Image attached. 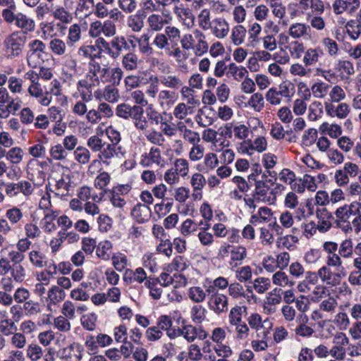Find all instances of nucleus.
I'll return each instance as SVG.
<instances>
[{
	"label": "nucleus",
	"instance_id": "obj_1",
	"mask_svg": "<svg viewBox=\"0 0 361 361\" xmlns=\"http://www.w3.org/2000/svg\"><path fill=\"white\" fill-rule=\"evenodd\" d=\"M87 145L94 152H99L97 157L103 163L109 164L111 160L118 156V150L121 147L104 142L97 135L91 136L87 141Z\"/></svg>",
	"mask_w": 361,
	"mask_h": 361
},
{
	"label": "nucleus",
	"instance_id": "obj_2",
	"mask_svg": "<svg viewBox=\"0 0 361 361\" xmlns=\"http://www.w3.org/2000/svg\"><path fill=\"white\" fill-rule=\"evenodd\" d=\"M360 210H361V203L357 201L338 207L335 212L336 219L334 224L336 226L345 233L352 232L353 227L349 219L351 216L358 214Z\"/></svg>",
	"mask_w": 361,
	"mask_h": 361
},
{
	"label": "nucleus",
	"instance_id": "obj_3",
	"mask_svg": "<svg viewBox=\"0 0 361 361\" xmlns=\"http://www.w3.org/2000/svg\"><path fill=\"white\" fill-rule=\"evenodd\" d=\"M27 40V36L20 31H15L8 35L4 41V45L8 58L13 59L21 56Z\"/></svg>",
	"mask_w": 361,
	"mask_h": 361
},
{
	"label": "nucleus",
	"instance_id": "obj_4",
	"mask_svg": "<svg viewBox=\"0 0 361 361\" xmlns=\"http://www.w3.org/2000/svg\"><path fill=\"white\" fill-rule=\"evenodd\" d=\"M5 193L10 198L18 197L20 195L29 197L34 191V185L26 180L4 183Z\"/></svg>",
	"mask_w": 361,
	"mask_h": 361
},
{
	"label": "nucleus",
	"instance_id": "obj_5",
	"mask_svg": "<svg viewBox=\"0 0 361 361\" xmlns=\"http://www.w3.org/2000/svg\"><path fill=\"white\" fill-rule=\"evenodd\" d=\"M270 184H273V180L267 178L264 180H258L255 183V190L253 197L257 202L274 204V196L271 195Z\"/></svg>",
	"mask_w": 361,
	"mask_h": 361
},
{
	"label": "nucleus",
	"instance_id": "obj_6",
	"mask_svg": "<svg viewBox=\"0 0 361 361\" xmlns=\"http://www.w3.org/2000/svg\"><path fill=\"white\" fill-rule=\"evenodd\" d=\"M72 176L70 173H63L56 180L54 185L55 194L61 197L70 195V191L73 188Z\"/></svg>",
	"mask_w": 361,
	"mask_h": 361
},
{
	"label": "nucleus",
	"instance_id": "obj_7",
	"mask_svg": "<svg viewBox=\"0 0 361 361\" xmlns=\"http://www.w3.org/2000/svg\"><path fill=\"white\" fill-rule=\"evenodd\" d=\"M209 308L216 314L226 312L228 310V298L226 295L219 293H214L209 298Z\"/></svg>",
	"mask_w": 361,
	"mask_h": 361
},
{
	"label": "nucleus",
	"instance_id": "obj_8",
	"mask_svg": "<svg viewBox=\"0 0 361 361\" xmlns=\"http://www.w3.org/2000/svg\"><path fill=\"white\" fill-rule=\"evenodd\" d=\"M227 252L231 255V260L229 265L232 269L236 268L241 265L243 259L247 257V250L243 246H230L226 248Z\"/></svg>",
	"mask_w": 361,
	"mask_h": 361
},
{
	"label": "nucleus",
	"instance_id": "obj_9",
	"mask_svg": "<svg viewBox=\"0 0 361 361\" xmlns=\"http://www.w3.org/2000/svg\"><path fill=\"white\" fill-rule=\"evenodd\" d=\"M29 94L37 99L42 106H47L50 104L51 97L48 92H44L39 82L30 84L27 89Z\"/></svg>",
	"mask_w": 361,
	"mask_h": 361
},
{
	"label": "nucleus",
	"instance_id": "obj_10",
	"mask_svg": "<svg viewBox=\"0 0 361 361\" xmlns=\"http://www.w3.org/2000/svg\"><path fill=\"white\" fill-rule=\"evenodd\" d=\"M317 217L319 219L317 225L318 231L320 233L327 232L331 227L330 219L333 216L326 208L317 209L316 212Z\"/></svg>",
	"mask_w": 361,
	"mask_h": 361
},
{
	"label": "nucleus",
	"instance_id": "obj_11",
	"mask_svg": "<svg viewBox=\"0 0 361 361\" xmlns=\"http://www.w3.org/2000/svg\"><path fill=\"white\" fill-rule=\"evenodd\" d=\"M102 54V49L96 45H82L78 50V59H87L95 60V59L100 58Z\"/></svg>",
	"mask_w": 361,
	"mask_h": 361
},
{
	"label": "nucleus",
	"instance_id": "obj_12",
	"mask_svg": "<svg viewBox=\"0 0 361 361\" xmlns=\"http://www.w3.org/2000/svg\"><path fill=\"white\" fill-rule=\"evenodd\" d=\"M150 208L144 204L137 203L132 209L131 215L139 224L147 221L151 216Z\"/></svg>",
	"mask_w": 361,
	"mask_h": 361
},
{
	"label": "nucleus",
	"instance_id": "obj_13",
	"mask_svg": "<svg viewBox=\"0 0 361 361\" xmlns=\"http://www.w3.org/2000/svg\"><path fill=\"white\" fill-rule=\"evenodd\" d=\"M174 13L183 21L184 25L188 27L194 25L195 16L191 9L185 6L183 4L175 6L173 8Z\"/></svg>",
	"mask_w": 361,
	"mask_h": 361
},
{
	"label": "nucleus",
	"instance_id": "obj_14",
	"mask_svg": "<svg viewBox=\"0 0 361 361\" xmlns=\"http://www.w3.org/2000/svg\"><path fill=\"white\" fill-rule=\"evenodd\" d=\"M15 25L18 28L21 29L22 31L20 32L25 35L33 31L35 27L34 20L22 13H18L16 14Z\"/></svg>",
	"mask_w": 361,
	"mask_h": 361
},
{
	"label": "nucleus",
	"instance_id": "obj_15",
	"mask_svg": "<svg viewBox=\"0 0 361 361\" xmlns=\"http://www.w3.org/2000/svg\"><path fill=\"white\" fill-rule=\"evenodd\" d=\"M323 55L320 48H310L305 51L302 62L305 67L316 66Z\"/></svg>",
	"mask_w": 361,
	"mask_h": 361
},
{
	"label": "nucleus",
	"instance_id": "obj_16",
	"mask_svg": "<svg viewBox=\"0 0 361 361\" xmlns=\"http://www.w3.org/2000/svg\"><path fill=\"white\" fill-rule=\"evenodd\" d=\"M310 27L305 23H294L288 29V35L293 39L310 37Z\"/></svg>",
	"mask_w": 361,
	"mask_h": 361
},
{
	"label": "nucleus",
	"instance_id": "obj_17",
	"mask_svg": "<svg viewBox=\"0 0 361 361\" xmlns=\"http://www.w3.org/2000/svg\"><path fill=\"white\" fill-rule=\"evenodd\" d=\"M213 34L219 39L224 38L228 33V24L225 19L222 18H215L212 21V27Z\"/></svg>",
	"mask_w": 361,
	"mask_h": 361
},
{
	"label": "nucleus",
	"instance_id": "obj_18",
	"mask_svg": "<svg viewBox=\"0 0 361 361\" xmlns=\"http://www.w3.org/2000/svg\"><path fill=\"white\" fill-rule=\"evenodd\" d=\"M178 97L179 95L177 92L164 90L159 92L158 102L162 106L166 105L168 107H171L178 101Z\"/></svg>",
	"mask_w": 361,
	"mask_h": 361
},
{
	"label": "nucleus",
	"instance_id": "obj_19",
	"mask_svg": "<svg viewBox=\"0 0 361 361\" xmlns=\"http://www.w3.org/2000/svg\"><path fill=\"white\" fill-rule=\"evenodd\" d=\"M139 107L140 106L134 105L132 106L126 103H122L117 106L116 114L123 119H133Z\"/></svg>",
	"mask_w": 361,
	"mask_h": 361
},
{
	"label": "nucleus",
	"instance_id": "obj_20",
	"mask_svg": "<svg viewBox=\"0 0 361 361\" xmlns=\"http://www.w3.org/2000/svg\"><path fill=\"white\" fill-rule=\"evenodd\" d=\"M96 84L89 82L87 79L80 80L77 83V89L80 92L81 99L84 101H90L92 97V87Z\"/></svg>",
	"mask_w": 361,
	"mask_h": 361
},
{
	"label": "nucleus",
	"instance_id": "obj_21",
	"mask_svg": "<svg viewBox=\"0 0 361 361\" xmlns=\"http://www.w3.org/2000/svg\"><path fill=\"white\" fill-rule=\"evenodd\" d=\"M226 75L228 77H233L235 80L240 82L247 76L248 71L243 66H238L235 63H231L228 66Z\"/></svg>",
	"mask_w": 361,
	"mask_h": 361
},
{
	"label": "nucleus",
	"instance_id": "obj_22",
	"mask_svg": "<svg viewBox=\"0 0 361 361\" xmlns=\"http://www.w3.org/2000/svg\"><path fill=\"white\" fill-rule=\"evenodd\" d=\"M146 15L142 11H138L135 15H133L128 18V25L133 32H140L144 26L143 19Z\"/></svg>",
	"mask_w": 361,
	"mask_h": 361
},
{
	"label": "nucleus",
	"instance_id": "obj_23",
	"mask_svg": "<svg viewBox=\"0 0 361 361\" xmlns=\"http://www.w3.org/2000/svg\"><path fill=\"white\" fill-rule=\"evenodd\" d=\"M102 66L95 60H91L88 63V73L87 74V79L90 78V80L93 84H99V75L100 71H102Z\"/></svg>",
	"mask_w": 361,
	"mask_h": 361
},
{
	"label": "nucleus",
	"instance_id": "obj_24",
	"mask_svg": "<svg viewBox=\"0 0 361 361\" xmlns=\"http://www.w3.org/2000/svg\"><path fill=\"white\" fill-rule=\"evenodd\" d=\"M144 109L142 106L138 108L133 118L134 126L138 130L145 132L149 127V122L146 117L144 116Z\"/></svg>",
	"mask_w": 361,
	"mask_h": 361
},
{
	"label": "nucleus",
	"instance_id": "obj_25",
	"mask_svg": "<svg viewBox=\"0 0 361 361\" xmlns=\"http://www.w3.org/2000/svg\"><path fill=\"white\" fill-rule=\"evenodd\" d=\"M121 63L126 71H135L138 67V56L133 52H128L123 56Z\"/></svg>",
	"mask_w": 361,
	"mask_h": 361
},
{
	"label": "nucleus",
	"instance_id": "obj_26",
	"mask_svg": "<svg viewBox=\"0 0 361 361\" xmlns=\"http://www.w3.org/2000/svg\"><path fill=\"white\" fill-rule=\"evenodd\" d=\"M160 81L165 87L175 90L183 85V82L178 75H164L160 77Z\"/></svg>",
	"mask_w": 361,
	"mask_h": 361
},
{
	"label": "nucleus",
	"instance_id": "obj_27",
	"mask_svg": "<svg viewBox=\"0 0 361 361\" xmlns=\"http://www.w3.org/2000/svg\"><path fill=\"white\" fill-rule=\"evenodd\" d=\"M30 50L27 54V61L29 66L30 65V59L35 55H39V52H44L46 46L44 43L39 39L32 40L29 43Z\"/></svg>",
	"mask_w": 361,
	"mask_h": 361
},
{
	"label": "nucleus",
	"instance_id": "obj_28",
	"mask_svg": "<svg viewBox=\"0 0 361 361\" xmlns=\"http://www.w3.org/2000/svg\"><path fill=\"white\" fill-rule=\"evenodd\" d=\"M188 296L192 302L201 303L206 299V291L200 286H192L188 289Z\"/></svg>",
	"mask_w": 361,
	"mask_h": 361
},
{
	"label": "nucleus",
	"instance_id": "obj_29",
	"mask_svg": "<svg viewBox=\"0 0 361 361\" xmlns=\"http://www.w3.org/2000/svg\"><path fill=\"white\" fill-rule=\"evenodd\" d=\"M66 293L57 286H53L48 291V300L51 304H56L63 300Z\"/></svg>",
	"mask_w": 361,
	"mask_h": 361
},
{
	"label": "nucleus",
	"instance_id": "obj_30",
	"mask_svg": "<svg viewBox=\"0 0 361 361\" xmlns=\"http://www.w3.org/2000/svg\"><path fill=\"white\" fill-rule=\"evenodd\" d=\"M29 260L36 268H43L47 265L46 256L37 250H32L29 252Z\"/></svg>",
	"mask_w": 361,
	"mask_h": 361
},
{
	"label": "nucleus",
	"instance_id": "obj_31",
	"mask_svg": "<svg viewBox=\"0 0 361 361\" xmlns=\"http://www.w3.org/2000/svg\"><path fill=\"white\" fill-rule=\"evenodd\" d=\"M338 254L344 259H349L353 255V243L352 239H345L338 247Z\"/></svg>",
	"mask_w": 361,
	"mask_h": 361
},
{
	"label": "nucleus",
	"instance_id": "obj_32",
	"mask_svg": "<svg viewBox=\"0 0 361 361\" xmlns=\"http://www.w3.org/2000/svg\"><path fill=\"white\" fill-rule=\"evenodd\" d=\"M166 23V20L158 14H152L147 18L148 25L153 31L157 32L161 30Z\"/></svg>",
	"mask_w": 361,
	"mask_h": 361
},
{
	"label": "nucleus",
	"instance_id": "obj_33",
	"mask_svg": "<svg viewBox=\"0 0 361 361\" xmlns=\"http://www.w3.org/2000/svg\"><path fill=\"white\" fill-rule=\"evenodd\" d=\"M74 158L79 164L85 165L90 160V152L85 147L79 146L74 151Z\"/></svg>",
	"mask_w": 361,
	"mask_h": 361
},
{
	"label": "nucleus",
	"instance_id": "obj_34",
	"mask_svg": "<svg viewBox=\"0 0 361 361\" xmlns=\"http://www.w3.org/2000/svg\"><path fill=\"white\" fill-rule=\"evenodd\" d=\"M191 113H192V106H188L184 102L178 104L173 111V114L175 118L179 120L185 118L186 116Z\"/></svg>",
	"mask_w": 361,
	"mask_h": 361
},
{
	"label": "nucleus",
	"instance_id": "obj_35",
	"mask_svg": "<svg viewBox=\"0 0 361 361\" xmlns=\"http://www.w3.org/2000/svg\"><path fill=\"white\" fill-rule=\"evenodd\" d=\"M206 312L207 310L203 306L195 305L191 308V319L195 323L201 324L206 318Z\"/></svg>",
	"mask_w": 361,
	"mask_h": 361
},
{
	"label": "nucleus",
	"instance_id": "obj_36",
	"mask_svg": "<svg viewBox=\"0 0 361 361\" xmlns=\"http://www.w3.org/2000/svg\"><path fill=\"white\" fill-rule=\"evenodd\" d=\"M112 248V244L110 241L105 240L100 242L97 247V255L104 259L109 260L110 259V251Z\"/></svg>",
	"mask_w": 361,
	"mask_h": 361
},
{
	"label": "nucleus",
	"instance_id": "obj_37",
	"mask_svg": "<svg viewBox=\"0 0 361 361\" xmlns=\"http://www.w3.org/2000/svg\"><path fill=\"white\" fill-rule=\"evenodd\" d=\"M286 49H288L290 54L295 59H300L302 54L305 53V47L302 42L293 41L289 44L285 46Z\"/></svg>",
	"mask_w": 361,
	"mask_h": 361
},
{
	"label": "nucleus",
	"instance_id": "obj_38",
	"mask_svg": "<svg viewBox=\"0 0 361 361\" xmlns=\"http://www.w3.org/2000/svg\"><path fill=\"white\" fill-rule=\"evenodd\" d=\"M273 283L279 286H289L292 287L295 283L288 279V276L285 272L281 271H276L272 277Z\"/></svg>",
	"mask_w": 361,
	"mask_h": 361
},
{
	"label": "nucleus",
	"instance_id": "obj_39",
	"mask_svg": "<svg viewBox=\"0 0 361 361\" xmlns=\"http://www.w3.org/2000/svg\"><path fill=\"white\" fill-rule=\"evenodd\" d=\"M103 97L106 101L111 103H116L119 98V92L116 85H106L103 92Z\"/></svg>",
	"mask_w": 361,
	"mask_h": 361
},
{
	"label": "nucleus",
	"instance_id": "obj_40",
	"mask_svg": "<svg viewBox=\"0 0 361 361\" xmlns=\"http://www.w3.org/2000/svg\"><path fill=\"white\" fill-rule=\"evenodd\" d=\"M145 137L150 143L159 146L163 145L165 142L162 133L154 129L148 130L145 134Z\"/></svg>",
	"mask_w": 361,
	"mask_h": 361
},
{
	"label": "nucleus",
	"instance_id": "obj_41",
	"mask_svg": "<svg viewBox=\"0 0 361 361\" xmlns=\"http://www.w3.org/2000/svg\"><path fill=\"white\" fill-rule=\"evenodd\" d=\"M247 310L245 306H235L233 307L229 313V322L231 324H239V323H242V314L243 312H245Z\"/></svg>",
	"mask_w": 361,
	"mask_h": 361
},
{
	"label": "nucleus",
	"instance_id": "obj_42",
	"mask_svg": "<svg viewBox=\"0 0 361 361\" xmlns=\"http://www.w3.org/2000/svg\"><path fill=\"white\" fill-rule=\"evenodd\" d=\"M97 320V317L94 313L86 314L80 318L82 327L88 331H94L96 329Z\"/></svg>",
	"mask_w": 361,
	"mask_h": 361
},
{
	"label": "nucleus",
	"instance_id": "obj_43",
	"mask_svg": "<svg viewBox=\"0 0 361 361\" xmlns=\"http://www.w3.org/2000/svg\"><path fill=\"white\" fill-rule=\"evenodd\" d=\"M23 152L20 147H12L8 151H6V158L12 164H19L23 160Z\"/></svg>",
	"mask_w": 361,
	"mask_h": 361
},
{
	"label": "nucleus",
	"instance_id": "obj_44",
	"mask_svg": "<svg viewBox=\"0 0 361 361\" xmlns=\"http://www.w3.org/2000/svg\"><path fill=\"white\" fill-rule=\"evenodd\" d=\"M281 289L274 288L269 293L266 298L264 307L267 308V306H275L279 304L281 302Z\"/></svg>",
	"mask_w": 361,
	"mask_h": 361
},
{
	"label": "nucleus",
	"instance_id": "obj_45",
	"mask_svg": "<svg viewBox=\"0 0 361 361\" xmlns=\"http://www.w3.org/2000/svg\"><path fill=\"white\" fill-rule=\"evenodd\" d=\"M5 216L10 224L13 225L18 224L22 219L23 214L20 209L14 207L6 211Z\"/></svg>",
	"mask_w": 361,
	"mask_h": 361
},
{
	"label": "nucleus",
	"instance_id": "obj_46",
	"mask_svg": "<svg viewBox=\"0 0 361 361\" xmlns=\"http://www.w3.org/2000/svg\"><path fill=\"white\" fill-rule=\"evenodd\" d=\"M323 114V106L320 102H314L309 106L308 118L310 121H316Z\"/></svg>",
	"mask_w": 361,
	"mask_h": 361
},
{
	"label": "nucleus",
	"instance_id": "obj_47",
	"mask_svg": "<svg viewBox=\"0 0 361 361\" xmlns=\"http://www.w3.org/2000/svg\"><path fill=\"white\" fill-rule=\"evenodd\" d=\"M198 23L200 27L207 30L212 27V23L210 20V11L207 8L202 9L198 15Z\"/></svg>",
	"mask_w": 361,
	"mask_h": 361
},
{
	"label": "nucleus",
	"instance_id": "obj_48",
	"mask_svg": "<svg viewBox=\"0 0 361 361\" xmlns=\"http://www.w3.org/2000/svg\"><path fill=\"white\" fill-rule=\"evenodd\" d=\"M42 355L43 351L39 345L31 343L27 346V357L30 358L31 361H37L42 358Z\"/></svg>",
	"mask_w": 361,
	"mask_h": 361
},
{
	"label": "nucleus",
	"instance_id": "obj_49",
	"mask_svg": "<svg viewBox=\"0 0 361 361\" xmlns=\"http://www.w3.org/2000/svg\"><path fill=\"white\" fill-rule=\"evenodd\" d=\"M347 32L350 37L355 40L361 34V24L354 20H350L346 24Z\"/></svg>",
	"mask_w": 361,
	"mask_h": 361
},
{
	"label": "nucleus",
	"instance_id": "obj_50",
	"mask_svg": "<svg viewBox=\"0 0 361 361\" xmlns=\"http://www.w3.org/2000/svg\"><path fill=\"white\" fill-rule=\"evenodd\" d=\"M271 286L270 280L265 277L257 278L253 283V288L258 293H264Z\"/></svg>",
	"mask_w": 361,
	"mask_h": 361
},
{
	"label": "nucleus",
	"instance_id": "obj_51",
	"mask_svg": "<svg viewBox=\"0 0 361 361\" xmlns=\"http://www.w3.org/2000/svg\"><path fill=\"white\" fill-rule=\"evenodd\" d=\"M247 145L251 150H255L258 152H262L267 147V142L264 137H258L254 141L247 140Z\"/></svg>",
	"mask_w": 361,
	"mask_h": 361
},
{
	"label": "nucleus",
	"instance_id": "obj_52",
	"mask_svg": "<svg viewBox=\"0 0 361 361\" xmlns=\"http://www.w3.org/2000/svg\"><path fill=\"white\" fill-rule=\"evenodd\" d=\"M23 310L26 315H36L41 312V305L38 302L30 300L24 302Z\"/></svg>",
	"mask_w": 361,
	"mask_h": 361
},
{
	"label": "nucleus",
	"instance_id": "obj_53",
	"mask_svg": "<svg viewBox=\"0 0 361 361\" xmlns=\"http://www.w3.org/2000/svg\"><path fill=\"white\" fill-rule=\"evenodd\" d=\"M11 275L15 281L23 282L26 276L25 269L20 264H12Z\"/></svg>",
	"mask_w": 361,
	"mask_h": 361
},
{
	"label": "nucleus",
	"instance_id": "obj_54",
	"mask_svg": "<svg viewBox=\"0 0 361 361\" xmlns=\"http://www.w3.org/2000/svg\"><path fill=\"white\" fill-rule=\"evenodd\" d=\"M346 273L343 270V268L342 267V270L336 273L332 272L331 270L329 271V274L326 275V279H324V281L326 282L327 284L331 285V286H336L340 283L341 279L345 276Z\"/></svg>",
	"mask_w": 361,
	"mask_h": 361
},
{
	"label": "nucleus",
	"instance_id": "obj_55",
	"mask_svg": "<svg viewBox=\"0 0 361 361\" xmlns=\"http://www.w3.org/2000/svg\"><path fill=\"white\" fill-rule=\"evenodd\" d=\"M55 19L59 20L63 23H70L73 19L71 13H68L63 7H59L53 12Z\"/></svg>",
	"mask_w": 361,
	"mask_h": 361
},
{
	"label": "nucleus",
	"instance_id": "obj_56",
	"mask_svg": "<svg viewBox=\"0 0 361 361\" xmlns=\"http://www.w3.org/2000/svg\"><path fill=\"white\" fill-rule=\"evenodd\" d=\"M246 30L242 25H237L232 30V41L235 45L243 43L245 36Z\"/></svg>",
	"mask_w": 361,
	"mask_h": 361
},
{
	"label": "nucleus",
	"instance_id": "obj_57",
	"mask_svg": "<svg viewBox=\"0 0 361 361\" xmlns=\"http://www.w3.org/2000/svg\"><path fill=\"white\" fill-rule=\"evenodd\" d=\"M252 275V269L250 266L240 267L235 271V277L241 283L250 281Z\"/></svg>",
	"mask_w": 361,
	"mask_h": 361
},
{
	"label": "nucleus",
	"instance_id": "obj_58",
	"mask_svg": "<svg viewBox=\"0 0 361 361\" xmlns=\"http://www.w3.org/2000/svg\"><path fill=\"white\" fill-rule=\"evenodd\" d=\"M228 295L233 298L238 299L240 298H245L244 288L243 286L237 282L231 283L228 286Z\"/></svg>",
	"mask_w": 361,
	"mask_h": 361
},
{
	"label": "nucleus",
	"instance_id": "obj_59",
	"mask_svg": "<svg viewBox=\"0 0 361 361\" xmlns=\"http://www.w3.org/2000/svg\"><path fill=\"white\" fill-rule=\"evenodd\" d=\"M173 169L183 177L187 176L189 171L188 161L185 159H177L174 162Z\"/></svg>",
	"mask_w": 361,
	"mask_h": 361
},
{
	"label": "nucleus",
	"instance_id": "obj_60",
	"mask_svg": "<svg viewBox=\"0 0 361 361\" xmlns=\"http://www.w3.org/2000/svg\"><path fill=\"white\" fill-rule=\"evenodd\" d=\"M111 259L114 268L118 271H122L128 264V259L126 256L121 253L114 255L111 257Z\"/></svg>",
	"mask_w": 361,
	"mask_h": 361
},
{
	"label": "nucleus",
	"instance_id": "obj_61",
	"mask_svg": "<svg viewBox=\"0 0 361 361\" xmlns=\"http://www.w3.org/2000/svg\"><path fill=\"white\" fill-rule=\"evenodd\" d=\"M146 114L148 122L152 125H159L160 123H162V115L152 107H149L146 109Z\"/></svg>",
	"mask_w": 361,
	"mask_h": 361
},
{
	"label": "nucleus",
	"instance_id": "obj_62",
	"mask_svg": "<svg viewBox=\"0 0 361 361\" xmlns=\"http://www.w3.org/2000/svg\"><path fill=\"white\" fill-rule=\"evenodd\" d=\"M165 35L168 39L174 45H177V42L180 39V30L173 26H167L165 28Z\"/></svg>",
	"mask_w": 361,
	"mask_h": 361
},
{
	"label": "nucleus",
	"instance_id": "obj_63",
	"mask_svg": "<svg viewBox=\"0 0 361 361\" xmlns=\"http://www.w3.org/2000/svg\"><path fill=\"white\" fill-rule=\"evenodd\" d=\"M49 45L51 50L56 55H63L66 51V44L60 39L55 38L51 39Z\"/></svg>",
	"mask_w": 361,
	"mask_h": 361
},
{
	"label": "nucleus",
	"instance_id": "obj_64",
	"mask_svg": "<svg viewBox=\"0 0 361 361\" xmlns=\"http://www.w3.org/2000/svg\"><path fill=\"white\" fill-rule=\"evenodd\" d=\"M264 104V97L260 93L253 94L248 101V104L257 111H260L262 109Z\"/></svg>",
	"mask_w": 361,
	"mask_h": 361
}]
</instances>
